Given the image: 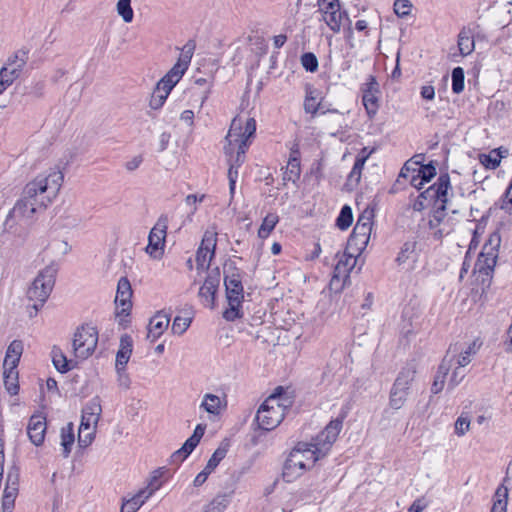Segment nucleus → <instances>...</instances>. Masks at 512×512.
Listing matches in <instances>:
<instances>
[{"label": "nucleus", "instance_id": "40", "mask_svg": "<svg viewBox=\"0 0 512 512\" xmlns=\"http://www.w3.org/2000/svg\"><path fill=\"white\" fill-rule=\"evenodd\" d=\"M458 48L462 56H467L474 51L475 43L470 31L465 29L460 31L458 35Z\"/></svg>", "mask_w": 512, "mask_h": 512}, {"label": "nucleus", "instance_id": "32", "mask_svg": "<svg viewBox=\"0 0 512 512\" xmlns=\"http://www.w3.org/2000/svg\"><path fill=\"white\" fill-rule=\"evenodd\" d=\"M23 353V343L20 340H13L7 350L3 362V367L17 368L21 355Z\"/></svg>", "mask_w": 512, "mask_h": 512}, {"label": "nucleus", "instance_id": "58", "mask_svg": "<svg viewBox=\"0 0 512 512\" xmlns=\"http://www.w3.org/2000/svg\"><path fill=\"white\" fill-rule=\"evenodd\" d=\"M425 191H423L418 198L413 202L412 208L414 211H422L427 206L431 205L434 208V199L430 197H424Z\"/></svg>", "mask_w": 512, "mask_h": 512}, {"label": "nucleus", "instance_id": "19", "mask_svg": "<svg viewBox=\"0 0 512 512\" xmlns=\"http://www.w3.org/2000/svg\"><path fill=\"white\" fill-rule=\"evenodd\" d=\"M27 60V52L19 50L8 58L7 63L0 69V73L13 83L22 74Z\"/></svg>", "mask_w": 512, "mask_h": 512}, {"label": "nucleus", "instance_id": "20", "mask_svg": "<svg viewBox=\"0 0 512 512\" xmlns=\"http://www.w3.org/2000/svg\"><path fill=\"white\" fill-rule=\"evenodd\" d=\"M132 287L130 284V281L127 277H121L117 284V290H116V296H115V303L117 305V308H120L121 314H129V311L132 307Z\"/></svg>", "mask_w": 512, "mask_h": 512}, {"label": "nucleus", "instance_id": "16", "mask_svg": "<svg viewBox=\"0 0 512 512\" xmlns=\"http://www.w3.org/2000/svg\"><path fill=\"white\" fill-rule=\"evenodd\" d=\"M362 103L369 119H373L379 110L380 87L376 77L369 75L361 85Z\"/></svg>", "mask_w": 512, "mask_h": 512}, {"label": "nucleus", "instance_id": "27", "mask_svg": "<svg viewBox=\"0 0 512 512\" xmlns=\"http://www.w3.org/2000/svg\"><path fill=\"white\" fill-rule=\"evenodd\" d=\"M170 317L164 312L156 313L149 322L147 338L154 342L156 341L168 328Z\"/></svg>", "mask_w": 512, "mask_h": 512}, {"label": "nucleus", "instance_id": "3", "mask_svg": "<svg viewBox=\"0 0 512 512\" xmlns=\"http://www.w3.org/2000/svg\"><path fill=\"white\" fill-rule=\"evenodd\" d=\"M345 414L331 420L311 442H299L293 450H298L308 467H312L318 460L325 457L332 448L343 427Z\"/></svg>", "mask_w": 512, "mask_h": 512}, {"label": "nucleus", "instance_id": "51", "mask_svg": "<svg viewBox=\"0 0 512 512\" xmlns=\"http://www.w3.org/2000/svg\"><path fill=\"white\" fill-rule=\"evenodd\" d=\"M470 417L467 413H462L455 421L454 432L458 437L464 436L470 429Z\"/></svg>", "mask_w": 512, "mask_h": 512}, {"label": "nucleus", "instance_id": "61", "mask_svg": "<svg viewBox=\"0 0 512 512\" xmlns=\"http://www.w3.org/2000/svg\"><path fill=\"white\" fill-rule=\"evenodd\" d=\"M500 208L509 214L512 213V180L501 200Z\"/></svg>", "mask_w": 512, "mask_h": 512}, {"label": "nucleus", "instance_id": "62", "mask_svg": "<svg viewBox=\"0 0 512 512\" xmlns=\"http://www.w3.org/2000/svg\"><path fill=\"white\" fill-rule=\"evenodd\" d=\"M166 97L157 93L155 90L153 91L152 93V96H151V99H150V107L152 109H159L160 107L163 106V104L165 103L166 101Z\"/></svg>", "mask_w": 512, "mask_h": 512}, {"label": "nucleus", "instance_id": "45", "mask_svg": "<svg viewBox=\"0 0 512 512\" xmlns=\"http://www.w3.org/2000/svg\"><path fill=\"white\" fill-rule=\"evenodd\" d=\"M279 221V217L276 213H269L263 219L262 224L258 230V236L262 239L267 238L272 230L275 228Z\"/></svg>", "mask_w": 512, "mask_h": 512}, {"label": "nucleus", "instance_id": "22", "mask_svg": "<svg viewBox=\"0 0 512 512\" xmlns=\"http://www.w3.org/2000/svg\"><path fill=\"white\" fill-rule=\"evenodd\" d=\"M205 429L206 425L198 424L195 427L193 434L185 441L183 446L173 453V460L182 462L184 459H186L199 444L205 433Z\"/></svg>", "mask_w": 512, "mask_h": 512}, {"label": "nucleus", "instance_id": "18", "mask_svg": "<svg viewBox=\"0 0 512 512\" xmlns=\"http://www.w3.org/2000/svg\"><path fill=\"white\" fill-rule=\"evenodd\" d=\"M303 455L298 450H292L288 455L282 476L285 482L291 483L299 478L304 472L309 469L308 465L304 462Z\"/></svg>", "mask_w": 512, "mask_h": 512}, {"label": "nucleus", "instance_id": "17", "mask_svg": "<svg viewBox=\"0 0 512 512\" xmlns=\"http://www.w3.org/2000/svg\"><path fill=\"white\" fill-rule=\"evenodd\" d=\"M220 284L219 268L211 269L205 278L203 285L200 287L198 296L203 306L213 309L215 306V295Z\"/></svg>", "mask_w": 512, "mask_h": 512}, {"label": "nucleus", "instance_id": "48", "mask_svg": "<svg viewBox=\"0 0 512 512\" xmlns=\"http://www.w3.org/2000/svg\"><path fill=\"white\" fill-rule=\"evenodd\" d=\"M97 428L79 426L78 443L81 447H88L93 442Z\"/></svg>", "mask_w": 512, "mask_h": 512}, {"label": "nucleus", "instance_id": "33", "mask_svg": "<svg viewBox=\"0 0 512 512\" xmlns=\"http://www.w3.org/2000/svg\"><path fill=\"white\" fill-rule=\"evenodd\" d=\"M417 242L415 240L406 241L398 253L396 262L398 265L415 263L417 260Z\"/></svg>", "mask_w": 512, "mask_h": 512}, {"label": "nucleus", "instance_id": "7", "mask_svg": "<svg viewBox=\"0 0 512 512\" xmlns=\"http://www.w3.org/2000/svg\"><path fill=\"white\" fill-rule=\"evenodd\" d=\"M193 56V47L185 45L182 49L177 62L174 66L158 81L155 91L166 98L169 96L172 89L180 81L184 73L189 67Z\"/></svg>", "mask_w": 512, "mask_h": 512}, {"label": "nucleus", "instance_id": "21", "mask_svg": "<svg viewBox=\"0 0 512 512\" xmlns=\"http://www.w3.org/2000/svg\"><path fill=\"white\" fill-rule=\"evenodd\" d=\"M47 429L46 418L41 414H34L30 417L27 425V435L35 446L43 444Z\"/></svg>", "mask_w": 512, "mask_h": 512}, {"label": "nucleus", "instance_id": "34", "mask_svg": "<svg viewBox=\"0 0 512 512\" xmlns=\"http://www.w3.org/2000/svg\"><path fill=\"white\" fill-rule=\"evenodd\" d=\"M452 362H453V360L448 359V357H444V359L442 360V362L439 366L438 372L435 376L434 382L431 386V392L433 394H438L439 392L442 391V389L444 387L445 377H446L449 369L452 368V365H453Z\"/></svg>", "mask_w": 512, "mask_h": 512}, {"label": "nucleus", "instance_id": "50", "mask_svg": "<svg viewBox=\"0 0 512 512\" xmlns=\"http://www.w3.org/2000/svg\"><path fill=\"white\" fill-rule=\"evenodd\" d=\"M464 70L462 67H456L452 70V91L460 94L464 90Z\"/></svg>", "mask_w": 512, "mask_h": 512}, {"label": "nucleus", "instance_id": "39", "mask_svg": "<svg viewBox=\"0 0 512 512\" xmlns=\"http://www.w3.org/2000/svg\"><path fill=\"white\" fill-rule=\"evenodd\" d=\"M163 474L164 472L162 469H157L153 471L152 475L149 478L147 486L140 490L142 494H144V497H147L149 499L156 491H158L162 487L163 481L161 480V478Z\"/></svg>", "mask_w": 512, "mask_h": 512}, {"label": "nucleus", "instance_id": "52", "mask_svg": "<svg viewBox=\"0 0 512 512\" xmlns=\"http://www.w3.org/2000/svg\"><path fill=\"white\" fill-rule=\"evenodd\" d=\"M414 166H418V168H413L412 172H418L422 180L426 183L429 182L436 175V168L433 165H419V163H412Z\"/></svg>", "mask_w": 512, "mask_h": 512}, {"label": "nucleus", "instance_id": "31", "mask_svg": "<svg viewBox=\"0 0 512 512\" xmlns=\"http://www.w3.org/2000/svg\"><path fill=\"white\" fill-rule=\"evenodd\" d=\"M133 340L128 334H124L120 338L119 349L116 354L115 367H126L132 355Z\"/></svg>", "mask_w": 512, "mask_h": 512}, {"label": "nucleus", "instance_id": "53", "mask_svg": "<svg viewBox=\"0 0 512 512\" xmlns=\"http://www.w3.org/2000/svg\"><path fill=\"white\" fill-rule=\"evenodd\" d=\"M192 318L176 316L172 323V332L174 334L182 335L190 327Z\"/></svg>", "mask_w": 512, "mask_h": 512}, {"label": "nucleus", "instance_id": "8", "mask_svg": "<svg viewBox=\"0 0 512 512\" xmlns=\"http://www.w3.org/2000/svg\"><path fill=\"white\" fill-rule=\"evenodd\" d=\"M98 344V331L91 325H82L73 335L72 352L75 359L83 361L89 358Z\"/></svg>", "mask_w": 512, "mask_h": 512}, {"label": "nucleus", "instance_id": "54", "mask_svg": "<svg viewBox=\"0 0 512 512\" xmlns=\"http://www.w3.org/2000/svg\"><path fill=\"white\" fill-rule=\"evenodd\" d=\"M117 374V384L123 390H128L131 386V379L126 371V367H115Z\"/></svg>", "mask_w": 512, "mask_h": 512}, {"label": "nucleus", "instance_id": "13", "mask_svg": "<svg viewBox=\"0 0 512 512\" xmlns=\"http://www.w3.org/2000/svg\"><path fill=\"white\" fill-rule=\"evenodd\" d=\"M217 231L214 227L205 231L201 244L196 252V265L197 270L207 271L211 270L210 263L215 256V249L217 245Z\"/></svg>", "mask_w": 512, "mask_h": 512}, {"label": "nucleus", "instance_id": "64", "mask_svg": "<svg viewBox=\"0 0 512 512\" xmlns=\"http://www.w3.org/2000/svg\"><path fill=\"white\" fill-rule=\"evenodd\" d=\"M427 507V504L423 499H416L412 505L408 508L409 512H423V510Z\"/></svg>", "mask_w": 512, "mask_h": 512}, {"label": "nucleus", "instance_id": "46", "mask_svg": "<svg viewBox=\"0 0 512 512\" xmlns=\"http://www.w3.org/2000/svg\"><path fill=\"white\" fill-rule=\"evenodd\" d=\"M411 165L412 163L409 161L406 162L400 171V176L404 178H410L411 185L420 190L423 188L425 182L422 180L418 172H412L413 168H411Z\"/></svg>", "mask_w": 512, "mask_h": 512}, {"label": "nucleus", "instance_id": "9", "mask_svg": "<svg viewBox=\"0 0 512 512\" xmlns=\"http://www.w3.org/2000/svg\"><path fill=\"white\" fill-rule=\"evenodd\" d=\"M372 220V210L366 209L359 215L352 234L348 239V249L355 247L356 251L360 253L366 248L372 231Z\"/></svg>", "mask_w": 512, "mask_h": 512}, {"label": "nucleus", "instance_id": "55", "mask_svg": "<svg viewBox=\"0 0 512 512\" xmlns=\"http://www.w3.org/2000/svg\"><path fill=\"white\" fill-rule=\"evenodd\" d=\"M301 64L309 72H315L318 69V59L311 52L304 53L301 56Z\"/></svg>", "mask_w": 512, "mask_h": 512}, {"label": "nucleus", "instance_id": "26", "mask_svg": "<svg viewBox=\"0 0 512 512\" xmlns=\"http://www.w3.org/2000/svg\"><path fill=\"white\" fill-rule=\"evenodd\" d=\"M417 373V364L414 360L407 362L399 371L393 385L410 393L411 386Z\"/></svg>", "mask_w": 512, "mask_h": 512}, {"label": "nucleus", "instance_id": "12", "mask_svg": "<svg viewBox=\"0 0 512 512\" xmlns=\"http://www.w3.org/2000/svg\"><path fill=\"white\" fill-rule=\"evenodd\" d=\"M317 6L320 20L325 22L334 33L340 32L342 22L347 18V14L341 10L339 0H318Z\"/></svg>", "mask_w": 512, "mask_h": 512}, {"label": "nucleus", "instance_id": "5", "mask_svg": "<svg viewBox=\"0 0 512 512\" xmlns=\"http://www.w3.org/2000/svg\"><path fill=\"white\" fill-rule=\"evenodd\" d=\"M57 273L58 264L55 261H51L38 272L37 276L28 287L26 297L29 302H32V304L27 307L30 317H35L48 300L54 288Z\"/></svg>", "mask_w": 512, "mask_h": 512}, {"label": "nucleus", "instance_id": "36", "mask_svg": "<svg viewBox=\"0 0 512 512\" xmlns=\"http://www.w3.org/2000/svg\"><path fill=\"white\" fill-rule=\"evenodd\" d=\"M4 385L10 395H16L19 391L17 368L3 367Z\"/></svg>", "mask_w": 512, "mask_h": 512}, {"label": "nucleus", "instance_id": "43", "mask_svg": "<svg viewBox=\"0 0 512 512\" xmlns=\"http://www.w3.org/2000/svg\"><path fill=\"white\" fill-rule=\"evenodd\" d=\"M229 449V442L224 441L221 445L214 451L210 459L208 460L205 468L207 471L213 472L214 469L219 465V463L225 458Z\"/></svg>", "mask_w": 512, "mask_h": 512}, {"label": "nucleus", "instance_id": "10", "mask_svg": "<svg viewBox=\"0 0 512 512\" xmlns=\"http://www.w3.org/2000/svg\"><path fill=\"white\" fill-rule=\"evenodd\" d=\"M499 246L500 236L496 233L490 235L475 264V269L480 274L491 275L497 263Z\"/></svg>", "mask_w": 512, "mask_h": 512}, {"label": "nucleus", "instance_id": "6", "mask_svg": "<svg viewBox=\"0 0 512 512\" xmlns=\"http://www.w3.org/2000/svg\"><path fill=\"white\" fill-rule=\"evenodd\" d=\"M287 405L279 395H270L259 407L256 414V421L263 430L270 431L276 428L283 420Z\"/></svg>", "mask_w": 512, "mask_h": 512}, {"label": "nucleus", "instance_id": "15", "mask_svg": "<svg viewBox=\"0 0 512 512\" xmlns=\"http://www.w3.org/2000/svg\"><path fill=\"white\" fill-rule=\"evenodd\" d=\"M357 263V258L353 253L344 252L333 272L332 279L330 281V289L339 292L343 289L346 281L349 279V274Z\"/></svg>", "mask_w": 512, "mask_h": 512}, {"label": "nucleus", "instance_id": "1", "mask_svg": "<svg viewBox=\"0 0 512 512\" xmlns=\"http://www.w3.org/2000/svg\"><path fill=\"white\" fill-rule=\"evenodd\" d=\"M255 132L256 121L254 118L237 116L231 122L224 146V152L229 163L228 179L231 193H234L238 168L245 161V153L251 144L250 138L254 136Z\"/></svg>", "mask_w": 512, "mask_h": 512}, {"label": "nucleus", "instance_id": "41", "mask_svg": "<svg viewBox=\"0 0 512 512\" xmlns=\"http://www.w3.org/2000/svg\"><path fill=\"white\" fill-rule=\"evenodd\" d=\"M61 446L63 448V456L68 457L71 447L75 441L73 423H68L61 429Z\"/></svg>", "mask_w": 512, "mask_h": 512}, {"label": "nucleus", "instance_id": "14", "mask_svg": "<svg viewBox=\"0 0 512 512\" xmlns=\"http://www.w3.org/2000/svg\"><path fill=\"white\" fill-rule=\"evenodd\" d=\"M168 223V216L161 215L149 233L145 250L154 259H160L164 253Z\"/></svg>", "mask_w": 512, "mask_h": 512}, {"label": "nucleus", "instance_id": "37", "mask_svg": "<svg viewBox=\"0 0 512 512\" xmlns=\"http://www.w3.org/2000/svg\"><path fill=\"white\" fill-rule=\"evenodd\" d=\"M507 505L508 488L505 485H500L495 491L491 512H507Z\"/></svg>", "mask_w": 512, "mask_h": 512}, {"label": "nucleus", "instance_id": "2", "mask_svg": "<svg viewBox=\"0 0 512 512\" xmlns=\"http://www.w3.org/2000/svg\"><path fill=\"white\" fill-rule=\"evenodd\" d=\"M453 196V190L448 174H441L437 181L425 190L424 197L434 199V208L429 216V233L435 239H441L453 231V223L447 217L446 210L449 209V202Z\"/></svg>", "mask_w": 512, "mask_h": 512}, {"label": "nucleus", "instance_id": "23", "mask_svg": "<svg viewBox=\"0 0 512 512\" xmlns=\"http://www.w3.org/2000/svg\"><path fill=\"white\" fill-rule=\"evenodd\" d=\"M101 413L102 407L99 398L91 399L82 409L80 425L97 428Z\"/></svg>", "mask_w": 512, "mask_h": 512}, {"label": "nucleus", "instance_id": "57", "mask_svg": "<svg viewBox=\"0 0 512 512\" xmlns=\"http://www.w3.org/2000/svg\"><path fill=\"white\" fill-rule=\"evenodd\" d=\"M454 368L453 373L449 379L448 387L454 389L465 377L464 367L459 365L452 366Z\"/></svg>", "mask_w": 512, "mask_h": 512}, {"label": "nucleus", "instance_id": "30", "mask_svg": "<svg viewBox=\"0 0 512 512\" xmlns=\"http://www.w3.org/2000/svg\"><path fill=\"white\" fill-rule=\"evenodd\" d=\"M51 358L54 367L60 373H66L77 366L79 360L74 358L68 359L61 348L53 346L51 350Z\"/></svg>", "mask_w": 512, "mask_h": 512}, {"label": "nucleus", "instance_id": "35", "mask_svg": "<svg viewBox=\"0 0 512 512\" xmlns=\"http://www.w3.org/2000/svg\"><path fill=\"white\" fill-rule=\"evenodd\" d=\"M409 392L392 384L389 392V407L394 410L401 409L409 396Z\"/></svg>", "mask_w": 512, "mask_h": 512}, {"label": "nucleus", "instance_id": "4", "mask_svg": "<svg viewBox=\"0 0 512 512\" xmlns=\"http://www.w3.org/2000/svg\"><path fill=\"white\" fill-rule=\"evenodd\" d=\"M63 181L64 174L59 168H49L25 185V195L34 198L37 203H40V207L45 209L58 196Z\"/></svg>", "mask_w": 512, "mask_h": 512}, {"label": "nucleus", "instance_id": "56", "mask_svg": "<svg viewBox=\"0 0 512 512\" xmlns=\"http://www.w3.org/2000/svg\"><path fill=\"white\" fill-rule=\"evenodd\" d=\"M412 4L409 0H396L394 2V12L398 17H406L410 14Z\"/></svg>", "mask_w": 512, "mask_h": 512}, {"label": "nucleus", "instance_id": "42", "mask_svg": "<svg viewBox=\"0 0 512 512\" xmlns=\"http://www.w3.org/2000/svg\"><path fill=\"white\" fill-rule=\"evenodd\" d=\"M300 173V160L296 156H291L283 174V181L295 183L299 179Z\"/></svg>", "mask_w": 512, "mask_h": 512}, {"label": "nucleus", "instance_id": "49", "mask_svg": "<svg viewBox=\"0 0 512 512\" xmlns=\"http://www.w3.org/2000/svg\"><path fill=\"white\" fill-rule=\"evenodd\" d=\"M353 221L352 209L350 206L345 205L342 207L339 216L336 219V225L341 230L348 229Z\"/></svg>", "mask_w": 512, "mask_h": 512}, {"label": "nucleus", "instance_id": "60", "mask_svg": "<svg viewBox=\"0 0 512 512\" xmlns=\"http://www.w3.org/2000/svg\"><path fill=\"white\" fill-rule=\"evenodd\" d=\"M479 160L488 169H496L500 165V159L495 157V154H480Z\"/></svg>", "mask_w": 512, "mask_h": 512}, {"label": "nucleus", "instance_id": "29", "mask_svg": "<svg viewBox=\"0 0 512 512\" xmlns=\"http://www.w3.org/2000/svg\"><path fill=\"white\" fill-rule=\"evenodd\" d=\"M482 346V342L479 341V339H475L472 341L465 350L461 351L460 354L457 357H448V359H452V366L459 365L460 367H466L470 362L471 359L476 353L479 351L480 347ZM456 352V349H453L452 347L449 348L448 354Z\"/></svg>", "mask_w": 512, "mask_h": 512}, {"label": "nucleus", "instance_id": "11", "mask_svg": "<svg viewBox=\"0 0 512 512\" xmlns=\"http://www.w3.org/2000/svg\"><path fill=\"white\" fill-rule=\"evenodd\" d=\"M38 209H43L40 207V203H37L34 198H29L25 195V188L23 189L22 198L19 199L12 210L9 212L6 225L10 228L12 227L11 222L15 221L19 224H30L34 214Z\"/></svg>", "mask_w": 512, "mask_h": 512}, {"label": "nucleus", "instance_id": "25", "mask_svg": "<svg viewBox=\"0 0 512 512\" xmlns=\"http://www.w3.org/2000/svg\"><path fill=\"white\" fill-rule=\"evenodd\" d=\"M18 494V475L9 472L7 475V484L2 496V507L4 512H11Z\"/></svg>", "mask_w": 512, "mask_h": 512}, {"label": "nucleus", "instance_id": "38", "mask_svg": "<svg viewBox=\"0 0 512 512\" xmlns=\"http://www.w3.org/2000/svg\"><path fill=\"white\" fill-rule=\"evenodd\" d=\"M367 160V156L357 157L355 163L347 177L346 185L354 188L356 187L361 180L362 170L364 168L365 162Z\"/></svg>", "mask_w": 512, "mask_h": 512}, {"label": "nucleus", "instance_id": "59", "mask_svg": "<svg viewBox=\"0 0 512 512\" xmlns=\"http://www.w3.org/2000/svg\"><path fill=\"white\" fill-rule=\"evenodd\" d=\"M312 94L313 93L310 92L306 95L304 100V110L306 113L315 115L319 109L320 104L317 102L316 97H314Z\"/></svg>", "mask_w": 512, "mask_h": 512}, {"label": "nucleus", "instance_id": "47", "mask_svg": "<svg viewBox=\"0 0 512 512\" xmlns=\"http://www.w3.org/2000/svg\"><path fill=\"white\" fill-rule=\"evenodd\" d=\"M117 13L125 23H131L134 12L131 7V0H118L116 5Z\"/></svg>", "mask_w": 512, "mask_h": 512}, {"label": "nucleus", "instance_id": "24", "mask_svg": "<svg viewBox=\"0 0 512 512\" xmlns=\"http://www.w3.org/2000/svg\"><path fill=\"white\" fill-rule=\"evenodd\" d=\"M228 303L240 305L243 299V286L238 274L226 276L224 280Z\"/></svg>", "mask_w": 512, "mask_h": 512}, {"label": "nucleus", "instance_id": "44", "mask_svg": "<svg viewBox=\"0 0 512 512\" xmlns=\"http://www.w3.org/2000/svg\"><path fill=\"white\" fill-rule=\"evenodd\" d=\"M147 500L148 498L144 497V494L139 490L122 504L120 512H137Z\"/></svg>", "mask_w": 512, "mask_h": 512}, {"label": "nucleus", "instance_id": "63", "mask_svg": "<svg viewBox=\"0 0 512 512\" xmlns=\"http://www.w3.org/2000/svg\"><path fill=\"white\" fill-rule=\"evenodd\" d=\"M229 306H230V308L224 311L223 317L228 321H233L239 316L238 307L240 305L229 304Z\"/></svg>", "mask_w": 512, "mask_h": 512}, {"label": "nucleus", "instance_id": "28", "mask_svg": "<svg viewBox=\"0 0 512 512\" xmlns=\"http://www.w3.org/2000/svg\"><path fill=\"white\" fill-rule=\"evenodd\" d=\"M227 407L226 396L220 397L212 393L203 395L200 408L213 416H219Z\"/></svg>", "mask_w": 512, "mask_h": 512}]
</instances>
